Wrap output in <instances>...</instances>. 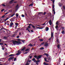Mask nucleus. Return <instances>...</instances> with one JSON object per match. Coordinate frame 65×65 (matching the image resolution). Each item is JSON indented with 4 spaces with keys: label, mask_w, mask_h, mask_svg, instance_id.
Instances as JSON below:
<instances>
[{
    "label": "nucleus",
    "mask_w": 65,
    "mask_h": 65,
    "mask_svg": "<svg viewBox=\"0 0 65 65\" xmlns=\"http://www.w3.org/2000/svg\"><path fill=\"white\" fill-rule=\"evenodd\" d=\"M44 44V42H43L41 43V45H43Z\"/></svg>",
    "instance_id": "nucleus-43"
},
{
    "label": "nucleus",
    "mask_w": 65,
    "mask_h": 65,
    "mask_svg": "<svg viewBox=\"0 0 65 65\" xmlns=\"http://www.w3.org/2000/svg\"><path fill=\"white\" fill-rule=\"evenodd\" d=\"M47 59L48 60H51V58L50 57H48Z\"/></svg>",
    "instance_id": "nucleus-36"
},
{
    "label": "nucleus",
    "mask_w": 65,
    "mask_h": 65,
    "mask_svg": "<svg viewBox=\"0 0 65 65\" xmlns=\"http://www.w3.org/2000/svg\"><path fill=\"white\" fill-rule=\"evenodd\" d=\"M39 40L40 41H43V40L41 39H39Z\"/></svg>",
    "instance_id": "nucleus-28"
},
{
    "label": "nucleus",
    "mask_w": 65,
    "mask_h": 65,
    "mask_svg": "<svg viewBox=\"0 0 65 65\" xmlns=\"http://www.w3.org/2000/svg\"><path fill=\"white\" fill-rule=\"evenodd\" d=\"M58 5L60 7H61V6H62V4L61 3H58Z\"/></svg>",
    "instance_id": "nucleus-13"
},
{
    "label": "nucleus",
    "mask_w": 65,
    "mask_h": 65,
    "mask_svg": "<svg viewBox=\"0 0 65 65\" xmlns=\"http://www.w3.org/2000/svg\"><path fill=\"white\" fill-rule=\"evenodd\" d=\"M40 62V60H39L36 61V63Z\"/></svg>",
    "instance_id": "nucleus-25"
},
{
    "label": "nucleus",
    "mask_w": 65,
    "mask_h": 65,
    "mask_svg": "<svg viewBox=\"0 0 65 65\" xmlns=\"http://www.w3.org/2000/svg\"><path fill=\"white\" fill-rule=\"evenodd\" d=\"M45 46H48V44L47 43H46L45 44Z\"/></svg>",
    "instance_id": "nucleus-14"
},
{
    "label": "nucleus",
    "mask_w": 65,
    "mask_h": 65,
    "mask_svg": "<svg viewBox=\"0 0 65 65\" xmlns=\"http://www.w3.org/2000/svg\"><path fill=\"white\" fill-rule=\"evenodd\" d=\"M36 65H38L39 64V63H38V62H36Z\"/></svg>",
    "instance_id": "nucleus-62"
},
{
    "label": "nucleus",
    "mask_w": 65,
    "mask_h": 65,
    "mask_svg": "<svg viewBox=\"0 0 65 65\" xmlns=\"http://www.w3.org/2000/svg\"><path fill=\"white\" fill-rule=\"evenodd\" d=\"M52 37H51V38H50L49 39V41L50 40H51V39H52Z\"/></svg>",
    "instance_id": "nucleus-60"
},
{
    "label": "nucleus",
    "mask_w": 65,
    "mask_h": 65,
    "mask_svg": "<svg viewBox=\"0 0 65 65\" xmlns=\"http://www.w3.org/2000/svg\"><path fill=\"white\" fill-rule=\"evenodd\" d=\"M4 38H5V39H7V37H4Z\"/></svg>",
    "instance_id": "nucleus-54"
},
{
    "label": "nucleus",
    "mask_w": 65,
    "mask_h": 65,
    "mask_svg": "<svg viewBox=\"0 0 65 65\" xmlns=\"http://www.w3.org/2000/svg\"><path fill=\"white\" fill-rule=\"evenodd\" d=\"M2 28H3V29H4V30H6V31H7V30H8L7 29H5V28L4 27H2Z\"/></svg>",
    "instance_id": "nucleus-21"
},
{
    "label": "nucleus",
    "mask_w": 65,
    "mask_h": 65,
    "mask_svg": "<svg viewBox=\"0 0 65 65\" xmlns=\"http://www.w3.org/2000/svg\"><path fill=\"white\" fill-rule=\"evenodd\" d=\"M20 37V36H18L17 37V38H19Z\"/></svg>",
    "instance_id": "nucleus-53"
},
{
    "label": "nucleus",
    "mask_w": 65,
    "mask_h": 65,
    "mask_svg": "<svg viewBox=\"0 0 65 65\" xmlns=\"http://www.w3.org/2000/svg\"><path fill=\"white\" fill-rule=\"evenodd\" d=\"M37 28H38V29H43V27H37Z\"/></svg>",
    "instance_id": "nucleus-18"
},
{
    "label": "nucleus",
    "mask_w": 65,
    "mask_h": 65,
    "mask_svg": "<svg viewBox=\"0 0 65 65\" xmlns=\"http://www.w3.org/2000/svg\"><path fill=\"white\" fill-rule=\"evenodd\" d=\"M48 30H49V28H48V27H47L46 28H45V30L46 31H47Z\"/></svg>",
    "instance_id": "nucleus-9"
},
{
    "label": "nucleus",
    "mask_w": 65,
    "mask_h": 65,
    "mask_svg": "<svg viewBox=\"0 0 65 65\" xmlns=\"http://www.w3.org/2000/svg\"><path fill=\"white\" fill-rule=\"evenodd\" d=\"M45 25V23H44V24H43L41 25L42 26H44V25Z\"/></svg>",
    "instance_id": "nucleus-51"
},
{
    "label": "nucleus",
    "mask_w": 65,
    "mask_h": 65,
    "mask_svg": "<svg viewBox=\"0 0 65 65\" xmlns=\"http://www.w3.org/2000/svg\"><path fill=\"white\" fill-rule=\"evenodd\" d=\"M25 49H26V47H24L22 49V50H21V51H24Z\"/></svg>",
    "instance_id": "nucleus-11"
},
{
    "label": "nucleus",
    "mask_w": 65,
    "mask_h": 65,
    "mask_svg": "<svg viewBox=\"0 0 65 65\" xmlns=\"http://www.w3.org/2000/svg\"><path fill=\"white\" fill-rule=\"evenodd\" d=\"M46 12H44L43 13L44 15H45V14H46Z\"/></svg>",
    "instance_id": "nucleus-49"
},
{
    "label": "nucleus",
    "mask_w": 65,
    "mask_h": 65,
    "mask_svg": "<svg viewBox=\"0 0 65 65\" xmlns=\"http://www.w3.org/2000/svg\"><path fill=\"white\" fill-rule=\"evenodd\" d=\"M3 6H4V7H5L6 5H5L4 4H3L2 5Z\"/></svg>",
    "instance_id": "nucleus-39"
},
{
    "label": "nucleus",
    "mask_w": 65,
    "mask_h": 65,
    "mask_svg": "<svg viewBox=\"0 0 65 65\" xmlns=\"http://www.w3.org/2000/svg\"><path fill=\"white\" fill-rule=\"evenodd\" d=\"M2 49L3 50H4L5 48H4V47H2Z\"/></svg>",
    "instance_id": "nucleus-64"
},
{
    "label": "nucleus",
    "mask_w": 65,
    "mask_h": 65,
    "mask_svg": "<svg viewBox=\"0 0 65 65\" xmlns=\"http://www.w3.org/2000/svg\"><path fill=\"white\" fill-rule=\"evenodd\" d=\"M14 57H10L9 59H8V61H10L11 60H12V61H13V59H14Z\"/></svg>",
    "instance_id": "nucleus-2"
},
{
    "label": "nucleus",
    "mask_w": 65,
    "mask_h": 65,
    "mask_svg": "<svg viewBox=\"0 0 65 65\" xmlns=\"http://www.w3.org/2000/svg\"><path fill=\"white\" fill-rule=\"evenodd\" d=\"M13 23L12 22H11L10 24V27H12V26H13Z\"/></svg>",
    "instance_id": "nucleus-5"
},
{
    "label": "nucleus",
    "mask_w": 65,
    "mask_h": 65,
    "mask_svg": "<svg viewBox=\"0 0 65 65\" xmlns=\"http://www.w3.org/2000/svg\"><path fill=\"white\" fill-rule=\"evenodd\" d=\"M21 41L23 43H25V40H21Z\"/></svg>",
    "instance_id": "nucleus-20"
},
{
    "label": "nucleus",
    "mask_w": 65,
    "mask_h": 65,
    "mask_svg": "<svg viewBox=\"0 0 65 65\" xmlns=\"http://www.w3.org/2000/svg\"><path fill=\"white\" fill-rule=\"evenodd\" d=\"M8 19H9V18H7H7L6 19V20H5L4 21H7V20H8Z\"/></svg>",
    "instance_id": "nucleus-40"
},
{
    "label": "nucleus",
    "mask_w": 65,
    "mask_h": 65,
    "mask_svg": "<svg viewBox=\"0 0 65 65\" xmlns=\"http://www.w3.org/2000/svg\"><path fill=\"white\" fill-rule=\"evenodd\" d=\"M28 27L29 28H30H30H31V27H30V26H28Z\"/></svg>",
    "instance_id": "nucleus-63"
},
{
    "label": "nucleus",
    "mask_w": 65,
    "mask_h": 65,
    "mask_svg": "<svg viewBox=\"0 0 65 65\" xmlns=\"http://www.w3.org/2000/svg\"><path fill=\"white\" fill-rule=\"evenodd\" d=\"M21 54V53H18L16 54V55H17V56H19V55H20Z\"/></svg>",
    "instance_id": "nucleus-31"
},
{
    "label": "nucleus",
    "mask_w": 65,
    "mask_h": 65,
    "mask_svg": "<svg viewBox=\"0 0 65 65\" xmlns=\"http://www.w3.org/2000/svg\"><path fill=\"white\" fill-rule=\"evenodd\" d=\"M4 10V9H2L1 10V11H2V12H3V11Z\"/></svg>",
    "instance_id": "nucleus-47"
},
{
    "label": "nucleus",
    "mask_w": 65,
    "mask_h": 65,
    "mask_svg": "<svg viewBox=\"0 0 65 65\" xmlns=\"http://www.w3.org/2000/svg\"><path fill=\"white\" fill-rule=\"evenodd\" d=\"M43 65H48V63H46L45 62H44L43 63Z\"/></svg>",
    "instance_id": "nucleus-16"
},
{
    "label": "nucleus",
    "mask_w": 65,
    "mask_h": 65,
    "mask_svg": "<svg viewBox=\"0 0 65 65\" xmlns=\"http://www.w3.org/2000/svg\"><path fill=\"white\" fill-rule=\"evenodd\" d=\"M37 56H36V55H35V56H34V58H37Z\"/></svg>",
    "instance_id": "nucleus-41"
},
{
    "label": "nucleus",
    "mask_w": 65,
    "mask_h": 65,
    "mask_svg": "<svg viewBox=\"0 0 65 65\" xmlns=\"http://www.w3.org/2000/svg\"><path fill=\"white\" fill-rule=\"evenodd\" d=\"M29 46H31L32 47V46H33V45H32V44L30 43V44H29Z\"/></svg>",
    "instance_id": "nucleus-22"
},
{
    "label": "nucleus",
    "mask_w": 65,
    "mask_h": 65,
    "mask_svg": "<svg viewBox=\"0 0 65 65\" xmlns=\"http://www.w3.org/2000/svg\"><path fill=\"white\" fill-rule=\"evenodd\" d=\"M33 62H35L36 63V60L35 59L33 61Z\"/></svg>",
    "instance_id": "nucleus-59"
},
{
    "label": "nucleus",
    "mask_w": 65,
    "mask_h": 65,
    "mask_svg": "<svg viewBox=\"0 0 65 65\" xmlns=\"http://www.w3.org/2000/svg\"><path fill=\"white\" fill-rule=\"evenodd\" d=\"M35 60V58H34L32 59V61H34V60Z\"/></svg>",
    "instance_id": "nucleus-52"
},
{
    "label": "nucleus",
    "mask_w": 65,
    "mask_h": 65,
    "mask_svg": "<svg viewBox=\"0 0 65 65\" xmlns=\"http://www.w3.org/2000/svg\"><path fill=\"white\" fill-rule=\"evenodd\" d=\"M44 55H46V57H48V54L46 53H45Z\"/></svg>",
    "instance_id": "nucleus-26"
},
{
    "label": "nucleus",
    "mask_w": 65,
    "mask_h": 65,
    "mask_svg": "<svg viewBox=\"0 0 65 65\" xmlns=\"http://www.w3.org/2000/svg\"><path fill=\"white\" fill-rule=\"evenodd\" d=\"M17 60V58H15L14 60V61H15Z\"/></svg>",
    "instance_id": "nucleus-42"
},
{
    "label": "nucleus",
    "mask_w": 65,
    "mask_h": 65,
    "mask_svg": "<svg viewBox=\"0 0 65 65\" xmlns=\"http://www.w3.org/2000/svg\"><path fill=\"white\" fill-rule=\"evenodd\" d=\"M41 58V56H40L39 55L38 56V57H37V59L39 60V59H40Z\"/></svg>",
    "instance_id": "nucleus-7"
},
{
    "label": "nucleus",
    "mask_w": 65,
    "mask_h": 65,
    "mask_svg": "<svg viewBox=\"0 0 65 65\" xmlns=\"http://www.w3.org/2000/svg\"><path fill=\"white\" fill-rule=\"evenodd\" d=\"M15 14H13L12 15L10 16V17H12L13 15H14Z\"/></svg>",
    "instance_id": "nucleus-48"
},
{
    "label": "nucleus",
    "mask_w": 65,
    "mask_h": 65,
    "mask_svg": "<svg viewBox=\"0 0 65 65\" xmlns=\"http://www.w3.org/2000/svg\"><path fill=\"white\" fill-rule=\"evenodd\" d=\"M44 60L46 62V61H47V60H46V58H45L44 59Z\"/></svg>",
    "instance_id": "nucleus-44"
},
{
    "label": "nucleus",
    "mask_w": 65,
    "mask_h": 65,
    "mask_svg": "<svg viewBox=\"0 0 65 65\" xmlns=\"http://www.w3.org/2000/svg\"><path fill=\"white\" fill-rule=\"evenodd\" d=\"M29 64V63H28V62H27L25 65H28Z\"/></svg>",
    "instance_id": "nucleus-57"
},
{
    "label": "nucleus",
    "mask_w": 65,
    "mask_h": 65,
    "mask_svg": "<svg viewBox=\"0 0 65 65\" xmlns=\"http://www.w3.org/2000/svg\"><path fill=\"white\" fill-rule=\"evenodd\" d=\"M58 27H59L58 26V25H56L55 26V28L56 29V30H57V31H58Z\"/></svg>",
    "instance_id": "nucleus-10"
},
{
    "label": "nucleus",
    "mask_w": 65,
    "mask_h": 65,
    "mask_svg": "<svg viewBox=\"0 0 65 65\" xmlns=\"http://www.w3.org/2000/svg\"><path fill=\"white\" fill-rule=\"evenodd\" d=\"M18 7H19V5L17 4L16 7V8H18Z\"/></svg>",
    "instance_id": "nucleus-27"
},
{
    "label": "nucleus",
    "mask_w": 65,
    "mask_h": 65,
    "mask_svg": "<svg viewBox=\"0 0 65 65\" xmlns=\"http://www.w3.org/2000/svg\"><path fill=\"white\" fill-rule=\"evenodd\" d=\"M18 53L19 54H21V51L20 50H18Z\"/></svg>",
    "instance_id": "nucleus-23"
},
{
    "label": "nucleus",
    "mask_w": 65,
    "mask_h": 65,
    "mask_svg": "<svg viewBox=\"0 0 65 65\" xmlns=\"http://www.w3.org/2000/svg\"><path fill=\"white\" fill-rule=\"evenodd\" d=\"M14 0H12L9 3L10 4H11L12 3V2H13V1H14Z\"/></svg>",
    "instance_id": "nucleus-15"
},
{
    "label": "nucleus",
    "mask_w": 65,
    "mask_h": 65,
    "mask_svg": "<svg viewBox=\"0 0 65 65\" xmlns=\"http://www.w3.org/2000/svg\"><path fill=\"white\" fill-rule=\"evenodd\" d=\"M54 37V34H53V33L51 32V38H52L53 37Z\"/></svg>",
    "instance_id": "nucleus-12"
},
{
    "label": "nucleus",
    "mask_w": 65,
    "mask_h": 65,
    "mask_svg": "<svg viewBox=\"0 0 65 65\" xmlns=\"http://www.w3.org/2000/svg\"><path fill=\"white\" fill-rule=\"evenodd\" d=\"M62 8H63V9H65V6H62Z\"/></svg>",
    "instance_id": "nucleus-35"
},
{
    "label": "nucleus",
    "mask_w": 65,
    "mask_h": 65,
    "mask_svg": "<svg viewBox=\"0 0 65 65\" xmlns=\"http://www.w3.org/2000/svg\"><path fill=\"white\" fill-rule=\"evenodd\" d=\"M18 32V30H16L15 32V33H17Z\"/></svg>",
    "instance_id": "nucleus-38"
},
{
    "label": "nucleus",
    "mask_w": 65,
    "mask_h": 65,
    "mask_svg": "<svg viewBox=\"0 0 65 65\" xmlns=\"http://www.w3.org/2000/svg\"><path fill=\"white\" fill-rule=\"evenodd\" d=\"M58 22L57 21L56 23V25H59V24H58Z\"/></svg>",
    "instance_id": "nucleus-37"
},
{
    "label": "nucleus",
    "mask_w": 65,
    "mask_h": 65,
    "mask_svg": "<svg viewBox=\"0 0 65 65\" xmlns=\"http://www.w3.org/2000/svg\"><path fill=\"white\" fill-rule=\"evenodd\" d=\"M33 3H32L31 4L29 5V6H33Z\"/></svg>",
    "instance_id": "nucleus-30"
},
{
    "label": "nucleus",
    "mask_w": 65,
    "mask_h": 65,
    "mask_svg": "<svg viewBox=\"0 0 65 65\" xmlns=\"http://www.w3.org/2000/svg\"><path fill=\"white\" fill-rule=\"evenodd\" d=\"M15 25H16V26H18V23H15Z\"/></svg>",
    "instance_id": "nucleus-29"
},
{
    "label": "nucleus",
    "mask_w": 65,
    "mask_h": 65,
    "mask_svg": "<svg viewBox=\"0 0 65 65\" xmlns=\"http://www.w3.org/2000/svg\"><path fill=\"white\" fill-rule=\"evenodd\" d=\"M17 40L18 42H20L21 41V40L20 39H18Z\"/></svg>",
    "instance_id": "nucleus-17"
},
{
    "label": "nucleus",
    "mask_w": 65,
    "mask_h": 65,
    "mask_svg": "<svg viewBox=\"0 0 65 65\" xmlns=\"http://www.w3.org/2000/svg\"><path fill=\"white\" fill-rule=\"evenodd\" d=\"M32 57V56H29V58L30 59H31Z\"/></svg>",
    "instance_id": "nucleus-56"
},
{
    "label": "nucleus",
    "mask_w": 65,
    "mask_h": 65,
    "mask_svg": "<svg viewBox=\"0 0 65 65\" xmlns=\"http://www.w3.org/2000/svg\"><path fill=\"white\" fill-rule=\"evenodd\" d=\"M21 16L23 18H24V17H25V15H24L23 14H22Z\"/></svg>",
    "instance_id": "nucleus-34"
},
{
    "label": "nucleus",
    "mask_w": 65,
    "mask_h": 65,
    "mask_svg": "<svg viewBox=\"0 0 65 65\" xmlns=\"http://www.w3.org/2000/svg\"><path fill=\"white\" fill-rule=\"evenodd\" d=\"M64 30H63L61 32L62 33V34H64Z\"/></svg>",
    "instance_id": "nucleus-50"
},
{
    "label": "nucleus",
    "mask_w": 65,
    "mask_h": 65,
    "mask_svg": "<svg viewBox=\"0 0 65 65\" xmlns=\"http://www.w3.org/2000/svg\"><path fill=\"white\" fill-rule=\"evenodd\" d=\"M3 43H0V45H3Z\"/></svg>",
    "instance_id": "nucleus-61"
},
{
    "label": "nucleus",
    "mask_w": 65,
    "mask_h": 65,
    "mask_svg": "<svg viewBox=\"0 0 65 65\" xmlns=\"http://www.w3.org/2000/svg\"><path fill=\"white\" fill-rule=\"evenodd\" d=\"M12 43H13V44L14 45H17V41H13L12 42Z\"/></svg>",
    "instance_id": "nucleus-3"
},
{
    "label": "nucleus",
    "mask_w": 65,
    "mask_h": 65,
    "mask_svg": "<svg viewBox=\"0 0 65 65\" xmlns=\"http://www.w3.org/2000/svg\"><path fill=\"white\" fill-rule=\"evenodd\" d=\"M40 50H44V48L43 47H42L40 48Z\"/></svg>",
    "instance_id": "nucleus-32"
},
{
    "label": "nucleus",
    "mask_w": 65,
    "mask_h": 65,
    "mask_svg": "<svg viewBox=\"0 0 65 65\" xmlns=\"http://www.w3.org/2000/svg\"><path fill=\"white\" fill-rule=\"evenodd\" d=\"M57 47L58 48H60V45L59 44H58V46H57Z\"/></svg>",
    "instance_id": "nucleus-33"
},
{
    "label": "nucleus",
    "mask_w": 65,
    "mask_h": 65,
    "mask_svg": "<svg viewBox=\"0 0 65 65\" xmlns=\"http://www.w3.org/2000/svg\"><path fill=\"white\" fill-rule=\"evenodd\" d=\"M16 17H19V15L17 13H16Z\"/></svg>",
    "instance_id": "nucleus-58"
},
{
    "label": "nucleus",
    "mask_w": 65,
    "mask_h": 65,
    "mask_svg": "<svg viewBox=\"0 0 65 65\" xmlns=\"http://www.w3.org/2000/svg\"><path fill=\"white\" fill-rule=\"evenodd\" d=\"M21 44V43L20 42L16 41V44L17 45H19V44Z\"/></svg>",
    "instance_id": "nucleus-4"
},
{
    "label": "nucleus",
    "mask_w": 65,
    "mask_h": 65,
    "mask_svg": "<svg viewBox=\"0 0 65 65\" xmlns=\"http://www.w3.org/2000/svg\"><path fill=\"white\" fill-rule=\"evenodd\" d=\"M49 23L50 26H51V25H52V20H50L49 21Z\"/></svg>",
    "instance_id": "nucleus-6"
},
{
    "label": "nucleus",
    "mask_w": 65,
    "mask_h": 65,
    "mask_svg": "<svg viewBox=\"0 0 65 65\" xmlns=\"http://www.w3.org/2000/svg\"><path fill=\"white\" fill-rule=\"evenodd\" d=\"M29 53V52H26L24 53V54H27V53Z\"/></svg>",
    "instance_id": "nucleus-55"
},
{
    "label": "nucleus",
    "mask_w": 65,
    "mask_h": 65,
    "mask_svg": "<svg viewBox=\"0 0 65 65\" xmlns=\"http://www.w3.org/2000/svg\"><path fill=\"white\" fill-rule=\"evenodd\" d=\"M14 56V54H11L9 55V57H12V56Z\"/></svg>",
    "instance_id": "nucleus-19"
},
{
    "label": "nucleus",
    "mask_w": 65,
    "mask_h": 65,
    "mask_svg": "<svg viewBox=\"0 0 65 65\" xmlns=\"http://www.w3.org/2000/svg\"><path fill=\"white\" fill-rule=\"evenodd\" d=\"M55 5H54V4L53 5V9H52V11H53V13H54V14H55Z\"/></svg>",
    "instance_id": "nucleus-1"
},
{
    "label": "nucleus",
    "mask_w": 65,
    "mask_h": 65,
    "mask_svg": "<svg viewBox=\"0 0 65 65\" xmlns=\"http://www.w3.org/2000/svg\"><path fill=\"white\" fill-rule=\"evenodd\" d=\"M52 2L54 4V3H55V0H53Z\"/></svg>",
    "instance_id": "nucleus-46"
},
{
    "label": "nucleus",
    "mask_w": 65,
    "mask_h": 65,
    "mask_svg": "<svg viewBox=\"0 0 65 65\" xmlns=\"http://www.w3.org/2000/svg\"><path fill=\"white\" fill-rule=\"evenodd\" d=\"M14 17H13V18L11 19L10 20V21H11V22H13L14 21V19H13V18Z\"/></svg>",
    "instance_id": "nucleus-8"
},
{
    "label": "nucleus",
    "mask_w": 65,
    "mask_h": 65,
    "mask_svg": "<svg viewBox=\"0 0 65 65\" xmlns=\"http://www.w3.org/2000/svg\"><path fill=\"white\" fill-rule=\"evenodd\" d=\"M8 32H11L10 31L8 30H7V34Z\"/></svg>",
    "instance_id": "nucleus-24"
},
{
    "label": "nucleus",
    "mask_w": 65,
    "mask_h": 65,
    "mask_svg": "<svg viewBox=\"0 0 65 65\" xmlns=\"http://www.w3.org/2000/svg\"><path fill=\"white\" fill-rule=\"evenodd\" d=\"M29 50V49H27L26 50H25V51H26V52H27V51H28Z\"/></svg>",
    "instance_id": "nucleus-45"
}]
</instances>
